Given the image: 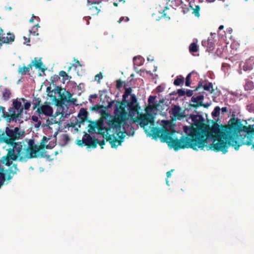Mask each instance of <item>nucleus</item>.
<instances>
[{
	"instance_id": "1",
	"label": "nucleus",
	"mask_w": 254,
	"mask_h": 254,
	"mask_svg": "<svg viewBox=\"0 0 254 254\" xmlns=\"http://www.w3.org/2000/svg\"><path fill=\"white\" fill-rule=\"evenodd\" d=\"M161 125L163 129L149 127L146 133L148 136L156 133L163 142H166L170 148L175 151L181 149L191 148L195 150L203 149L205 147H209L217 152L225 154L228 152L229 146H231L238 150L242 144L241 138L238 136L239 133V127L234 128L220 127L215 124L210 131L206 132L205 136L195 139L184 137L178 139L175 136V126L169 121L162 120Z\"/></svg>"
},
{
	"instance_id": "2",
	"label": "nucleus",
	"mask_w": 254,
	"mask_h": 254,
	"mask_svg": "<svg viewBox=\"0 0 254 254\" xmlns=\"http://www.w3.org/2000/svg\"><path fill=\"white\" fill-rule=\"evenodd\" d=\"M136 102L135 95L131 94V101L127 106L119 102L115 104V119L109 123L106 128V135L112 147L116 148L121 145L126 135H134V130L131 126L132 124L139 123L146 133L149 132L145 126L149 123L151 125H154L153 118L151 116L138 113Z\"/></svg>"
},
{
	"instance_id": "3",
	"label": "nucleus",
	"mask_w": 254,
	"mask_h": 254,
	"mask_svg": "<svg viewBox=\"0 0 254 254\" xmlns=\"http://www.w3.org/2000/svg\"><path fill=\"white\" fill-rule=\"evenodd\" d=\"M24 136V132L20 129L18 127H6L5 128V133H3L0 135V144L5 142L9 146L12 147L16 143H20L23 145H25L30 149L35 150L33 149L30 148L29 146H27L24 143L21 142H14V141L19 139Z\"/></svg>"
},
{
	"instance_id": "4",
	"label": "nucleus",
	"mask_w": 254,
	"mask_h": 254,
	"mask_svg": "<svg viewBox=\"0 0 254 254\" xmlns=\"http://www.w3.org/2000/svg\"><path fill=\"white\" fill-rule=\"evenodd\" d=\"M70 112L69 111L68 107L66 105L62 104L58 105L57 111L54 118L51 120L48 119L46 121L45 126L50 129L52 130L53 126L56 127V124H58V127L64 120L65 118H67L70 115Z\"/></svg>"
},
{
	"instance_id": "5",
	"label": "nucleus",
	"mask_w": 254,
	"mask_h": 254,
	"mask_svg": "<svg viewBox=\"0 0 254 254\" xmlns=\"http://www.w3.org/2000/svg\"><path fill=\"white\" fill-rule=\"evenodd\" d=\"M7 115V121L22 123L25 120L24 118L23 107L21 101L17 99L14 100L12 105L8 109Z\"/></svg>"
},
{
	"instance_id": "6",
	"label": "nucleus",
	"mask_w": 254,
	"mask_h": 254,
	"mask_svg": "<svg viewBox=\"0 0 254 254\" xmlns=\"http://www.w3.org/2000/svg\"><path fill=\"white\" fill-rule=\"evenodd\" d=\"M36 112L40 117L43 116H51L53 114V110L50 103L45 102L38 108Z\"/></svg>"
},
{
	"instance_id": "7",
	"label": "nucleus",
	"mask_w": 254,
	"mask_h": 254,
	"mask_svg": "<svg viewBox=\"0 0 254 254\" xmlns=\"http://www.w3.org/2000/svg\"><path fill=\"white\" fill-rule=\"evenodd\" d=\"M55 129L56 130L54 133V137L53 138H47L44 136L42 140H41V145L43 147H45L47 149H51L53 148L56 144V139L55 137L57 134V128L59 127H55Z\"/></svg>"
},
{
	"instance_id": "8",
	"label": "nucleus",
	"mask_w": 254,
	"mask_h": 254,
	"mask_svg": "<svg viewBox=\"0 0 254 254\" xmlns=\"http://www.w3.org/2000/svg\"><path fill=\"white\" fill-rule=\"evenodd\" d=\"M169 113L174 120H180L184 117V112L179 105H174Z\"/></svg>"
},
{
	"instance_id": "9",
	"label": "nucleus",
	"mask_w": 254,
	"mask_h": 254,
	"mask_svg": "<svg viewBox=\"0 0 254 254\" xmlns=\"http://www.w3.org/2000/svg\"><path fill=\"white\" fill-rule=\"evenodd\" d=\"M3 30L0 28V48L2 46V44H11L14 41L15 36L13 34L11 33H7L6 37H3L2 35Z\"/></svg>"
},
{
	"instance_id": "10",
	"label": "nucleus",
	"mask_w": 254,
	"mask_h": 254,
	"mask_svg": "<svg viewBox=\"0 0 254 254\" xmlns=\"http://www.w3.org/2000/svg\"><path fill=\"white\" fill-rule=\"evenodd\" d=\"M70 141L69 136L66 133H62L58 137V143L62 146H65Z\"/></svg>"
},
{
	"instance_id": "11",
	"label": "nucleus",
	"mask_w": 254,
	"mask_h": 254,
	"mask_svg": "<svg viewBox=\"0 0 254 254\" xmlns=\"http://www.w3.org/2000/svg\"><path fill=\"white\" fill-rule=\"evenodd\" d=\"M239 127V135H238V136L241 138V141L242 142L241 143L242 144H241V145H240L239 146L238 149H239L240 146H242L244 144H247L248 145L252 144V148L254 149V142L252 143L251 140L250 142H244L243 139H244V138H243L242 137V135L241 134V132L242 131L241 127L239 125H238L237 124H235L234 125L231 126V127H225L226 128H233H233L236 127Z\"/></svg>"
},
{
	"instance_id": "12",
	"label": "nucleus",
	"mask_w": 254,
	"mask_h": 254,
	"mask_svg": "<svg viewBox=\"0 0 254 254\" xmlns=\"http://www.w3.org/2000/svg\"><path fill=\"white\" fill-rule=\"evenodd\" d=\"M202 45L203 47H207V51H212L214 48V42L212 38H208L207 41H202Z\"/></svg>"
},
{
	"instance_id": "13",
	"label": "nucleus",
	"mask_w": 254,
	"mask_h": 254,
	"mask_svg": "<svg viewBox=\"0 0 254 254\" xmlns=\"http://www.w3.org/2000/svg\"><path fill=\"white\" fill-rule=\"evenodd\" d=\"M32 63L33 64V66H35L36 69L41 70L43 73L44 72L45 68L41 59L36 58L32 61Z\"/></svg>"
},
{
	"instance_id": "14",
	"label": "nucleus",
	"mask_w": 254,
	"mask_h": 254,
	"mask_svg": "<svg viewBox=\"0 0 254 254\" xmlns=\"http://www.w3.org/2000/svg\"><path fill=\"white\" fill-rule=\"evenodd\" d=\"M254 65V58L251 57L247 60L243 65V69L245 71L251 70Z\"/></svg>"
},
{
	"instance_id": "15",
	"label": "nucleus",
	"mask_w": 254,
	"mask_h": 254,
	"mask_svg": "<svg viewBox=\"0 0 254 254\" xmlns=\"http://www.w3.org/2000/svg\"><path fill=\"white\" fill-rule=\"evenodd\" d=\"M190 9L192 10V13L194 14L195 16L197 17L199 16V10L200 7L199 5H195L194 4V1H190Z\"/></svg>"
},
{
	"instance_id": "16",
	"label": "nucleus",
	"mask_w": 254,
	"mask_h": 254,
	"mask_svg": "<svg viewBox=\"0 0 254 254\" xmlns=\"http://www.w3.org/2000/svg\"><path fill=\"white\" fill-rule=\"evenodd\" d=\"M229 113L233 117H235L240 113L239 107L237 105H229Z\"/></svg>"
},
{
	"instance_id": "17",
	"label": "nucleus",
	"mask_w": 254,
	"mask_h": 254,
	"mask_svg": "<svg viewBox=\"0 0 254 254\" xmlns=\"http://www.w3.org/2000/svg\"><path fill=\"white\" fill-rule=\"evenodd\" d=\"M162 109L161 106L160 104H153V105H149L146 108V112L147 113H155V111H160Z\"/></svg>"
},
{
	"instance_id": "18",
	"label": "nucleus",
	"mask_w": 254,
	"mask_h": 254,
	"mask_svg": "<svg viewBox=\"0 0 254 254\" xmlns=\"http://www.w3.org/2000/svg\"><path fill=\"white\" fill-rule=\"evenodd\" d=\"M183 131L188 136L193 137L195 133V130L192 127L184 126Z\"/></svg>"
},
{
	"instance_id": "19",
	"label": "nucleus",
	"mask_w": 254,
	"mask_h": 254,
	"mask_svg": "<svg viewBox=\"0 0 254 254\" xmlns=\"http://www.w3.org/2000/svg\"><path fill=\"white\" fill-rule=\"evenodd\" d=\"M189 119L191 120L192 123L197 126L201 121L202 117L198 115H191Z\"/></svg>"
},
{
	"instance_id": "20",
	"label": "nucleus",
	"mask_w": 254,
	"mask_h": 254,
	"mask_svg": "<svg viewBox=\"0 0 254 254\" xmlns=\"http://www.w3.org/2000/svg\"><path fill=\"white\" fill-rule=\"evenodd\" d=\"M82 141L83 143L86 145H91L93 143L92 137L90 135L87 133L84 135L82 138Z\"/></svg>"
},
{
	"instance_id": "21",
	"label": "nucleus",
	"mask_w": 254,
	"mask_h": 254,
	"mask_svg": "<svg viewBox=\"0 0 254 254\" xmlns=\"http://www.w3.org/2000/svg\"><path fill=\"white\" fill-rule=\"evenodd\" d=\"M203 99V96L202 95H198L197 96H193L191 99V101L193 103H196V105H194V106H199V103Z\"/></svg>"
},
{
	"instance_id": "22",
	"label": "nucleus",
	"mask_w": 254,
	"mask_h": 254,
	"mask_svg": "<svg viewBox=\"0 0 254 254\" xmlns=\"http://www.w3.org/2000/svg\"><path fill=\"white\" fill-rule=\"evenodd\" d=\"M143 59L141 56L135 57L133 58V64L135 65L140 66L143 64Z\"/></svg>"
},
{
	"instance_id": "23",
	"label": "nucleus",
	"mask_w": 254,
	"mask_h": 254,
	"mask_svg": "<svg viewBox=\"0 0 254 254\" xmlns=\"http://www.w3.org/2000/svg\"><path fill=\"white\" fill-rule=\"evenodd\" d=\"M40 27L38 24L32 27V28L29 30V33L33 36H38L39 33L38 32V28Z\"/></svg>"
},
{
	"instance_id": "24",
	"label": "nucleus",
	"mask_w": 254,
	"mask_h": 254,
	"mask_svg": "<svg viewBox=\"0 0 254 254\" xmlns=\"http://www.w3.org/2000/svg\"><path fill=\"white\" fill-rule=\"evenodd\" d=\"M88 6H89V9L93 15L98 14V13L100 11V9L96 6H94L90 4Z\"/></svg>"
},
{
	"instance_id": "25",
	"label": "nucleus",
	"mask_w": 254,
	"mask_h": 254,
	"mask_svg": "<svg viewBox=\"0 0 254 254\" xmlns=\"http://www.w3.org/2000/svg\"><path fill=\"white\" fill-rule=\"evenodd\" d=\"M41 99L39 98H35L33 101V109H38L39 107H40Z\"/></svg>"
},
{
	"instance_id": "26",
	"label": "nucleus",
	"mask_w": 254,
	"mask_h": 254,
	"mask_svg": "<svg viewBox=\"0 0 254 254\" xmlns=\"http://www.w3.org/2000/svg\"><path fill=\"white\" fill-rule=\"evenodd\" d=\"M19 100H20V101H22L23 103V106H24V108L25 110H28L30 106H31V103L30 102L28 101L27 100L24 99V98H21L20 99H19Z\"/></svg>"
},
{
	"instance_id": "27",
	"label": "nucleus",
	"mask_w": 254,
	"mask_h": 254,
	"mask_svg": "<svg viewBox=\"0 0 254 254\" xmlns=\"http://www.w3.org/2000/svg\"><path fill=\"white\" fill-rule=\"evenodd\" d=\"M189 50L191 53L196 52L198 50L197 44L194 42L191 43L189 47Z\"/></svg>"
},
{
	"instance_id": "28",
	"label": "nucleus",
	"mask_w": 254,
	"mask_h": 254,
	"mask_svg": "<svg viewBox=\"0 0 254 254\" xmlns=\"http://www.w3.org/2000/svg\"><path fill=\"white\" fill-rule=\"evenodd\" d=\"M10 92L8 89H5L2 93V96L4 100H7L9 98L10 95Z\"/></svg>"
},
{
	"instance_id": "29",
	"label": "nucleus",
	"mask_w": 254,
	"mask_h": 254,
	"mask_svg": "<svg viewBox=\"0 0 254 254\" xmlns=\"http://www.w3.org/2000/svg\"><path fill=\"white\" fill-rule=\"evenodd\" d=\"M18 73L21 75H25L28 72L26 67L24 66L23 67L19 66L18 68Z\"/></svg>"
},
{
	"instance_id": "30",
	"label": "nucleus",
	"mask_w": 254,
	"mask_h": 254,
	"mask_svg": "<svg viewBox=\"0 0 254 254\" xmlns=\"http://www.w3.org/2000/svg\"><path fill=\"white\" fill-rule=\"evenodd\" d=\"M203 89L204 90L206 91H208L210 92H211L213 91V85L212 83H208L207 84H205L203 86Z\"/></svg>"
},
{
	"instance_id": "31",
	"label": "nucleus",
	"mask_w": 254,
	"mask_h": 254,
	"mask_svg": "<svg viewBox=\"0 0 254 254\" xmlns=\"http://www.w3.org/2000/svg\"><path fill=\"white\" fill-rule=\"evenodd\" d=\"M132 92V89L131 88H126L125 90V92L123 96V98L124 99H127L129 95H130Z\"/></svg>"
},
{
	"instance_id": "32",
	"label": "nucleus",
	"mask_w": 254,
	"mask_h": 254,
	"mask_svg": "<svg viewBox=\"0 0 254 254\" xmlns=\"http://www.w3.org/2000/svg\"><path fill=\"white\" fill-rule=\"evenodd\" d=\"M220 108L218 106H216L213 111L212 112V116L215 117H218L219 115Z\"/></svg>"
},
{
	"instance_id": "33",
	"label": "nucleus",
	"mask_w": 254,
	"mask_h": 254,
	"mask_svg": "<svg viewBox=\"0 0 254 254\" xmlns=\"http://www.w3.org/2000/svg\"><path fill=\"white\" fill-rule=\"evenodd\" d=\"M184 80V77L181 78H177L174 80V84L176 86H179L181 85V84L183 83Z\"/></svg>"
},
{
	"instance_id": "34",
	"label": "nucleus",
	"mask_w": 254,
	"mask_h": 254,
	"mask_svg": "<svg viewBox=\"0 0 254 254\" xmlns=\"http://www.w3.org/2000/svg\"><path fill=\"white\" fill-rule=\"evenodd\" d=\"M192 72L190 73L186 77V86H190L191 83L190 78H191V74Z\"/></svg>"
},
{
	"instance_id": "35",
	"label": "nucleus",
	"mask_w": 254,
	"mask_h": 254,
	"mask_svg": "<svg viewBox=\"0 0 254 254\" xmlns=\"http://www.w3.org/2000/svg\"><path fill=\"white\" fill-rule=\"evenodd\" d=\"M102 0H88V5H90V4L93 5L95 4H99L101 2Z\"/></svg>"
},
{
	"instance_id": "36",
	"label": "nucleus",
	"mask_w": 254,
	"mask_h": 254,
	"mask_svg": "<svg viewBox=\"0 0 254 254\" xmlns=\"http://www.w3.org/2000/svg\"><path fill=\"white\" fill-rule=\"evenodd\" d=\"M0 113H1V116L6 119L7 120V112L5 111V108L3 107L0 106Z\"/></svg>"
},
{
	"instance_id": "37",
	"label": "nucleus",
	"mask_w": 254,
	"mask_h": 254,
	"mask_svg": "<svg viewBox=\"0 0 254 254\" xmlns=\"http://www.w3.org/2000/svg\"><path fill=\"white\" fill-rule=\"evenodd\" d=\"M165 88V87L164 85H163V84L157 86V87L156 88V92H158V93L162 92L164 90Z\"/></svg>"
},
{
	"instance_id": "38",
	"label": "nucleus",
	"mask_w": 254,
	"mask_h": 254,
	"mask_svg": "<svg viewBox=\"0 0 254 254\" xmlns=\"http://www.w3.org/2000/svg\"><path fill=\"white\" fill-rule=\"evenodd\" d=\"M227 105V107H222L220 109L222 114H224L226 112L229 113V105Z\"/></svg>"
},
{
	"instance_id": "39",
	"label": "nucleus",
	"mask_w": 254,
	"mask_h": 254,
	"mask_svg": "<svg viewBox=\"0 0 254 254\" xmlns=\"http://www.w3.org/2000/svg\"><path fill=\"white\" fill-rule=\"evenodd\" d=\"M129 18L128 17H121L120 19L118 21L119 23H121L122 21L127 22L129 21Z\"/></svg>"
},
{
	"instance_id": "40",
	"label": "nucleus",
	"mask_w": 254,
	"mask_h": 254,
	"mask_svg": "<svg viewBox=\"0 0 254 254\" xmlns=\"http://www.w3.org/2000/svg\"><path fill=\"white\" fill-rule=\"evenodd\" d=\"M103 78V75L101 72H100L99 73L97 74L95 77V80H100Z\"/></svg>"
},
{
	"instance_id": "41",
	"label": "nucleus",
	"mask_w": 254,
	"mask_h": 254,
	"mask_svg": "<svg viewBox=\"0 0 254 254\" xmlns=\"http://www.w3.org/2000/svg\"><path fill=\"white\" fill-rule=\"evenodd\" d=\"M155 96H150L149 97L148 100V102L149 104H153L155 101Z\"/></svg>"
},
{
	"instance_id": "42",
	"label": "nucleus",
	"mask_w": 254,
	"mask_h": 254,
	"mask_svg": "<svg viewBox=\"0 0 254 254\" xmlns=\"http://www.w3.org/2000/svg\"><path fill=\"white\" fill-rule=\"evenodd\" d=\"M178 94L179 96H183L185 95V91L184 89H179L178 90Z\"/></svg>"
},
{
	"instance_id": "43",
	"label": "nucleus",
	"mask_w": 254,
	"mask_h": 254,
	"mask_svg": "<svg viewBox=\"0 0 254 254\" xmlns=\"http://www.w3.org/2000/svg\"><path fill=\"white\" fill-rule=\"evenodd\" d=\"M86 112L83 109H81L80 110V112L78 114V115L79 116H80V115H83V116H85L86 114Z\"/></svg>"
},
{
	"instance_id": "44",
	"label": "nucleus",
	"mask_w": 254,
	"mask_h": 254,
	"mask_svg": "<svg viewBox=\"0 0 254 254\" xmlns=\"http://www.w3.org/2000/svg\"><path fill=\"white\" fill-rule=\"evenodd\" d=\"M33 66V64L31 63L30 64H28L27 66L26 67V68L27 69L28 71L29 72L31 69H32V67Z\"/></svg>"
},
{
	"instance_id": "45",
	"label": "nucleus",
	"mask_w": 254,
	"mask_h": 254,
	"mask_svg": "<svg viewBox=\"0 0 254 254\" xmlns=\"http://www.w3.org/2000/svg\"><path fill=\"white\" fill-rule=\"evenodd\" d=\"M97 97V95L96 94H93V95H91L90 96V98L89 99V101L91 102H92V100H91V98H96Z\"/></svg>"
},
{
	"instance_id": "46",
	"label": "nucleus",
	"mask_w": 254,
	"mask_h": 254,
	"mask_svg": "<svg viewBox=\"0 0 254 254\" xmlns=\"http://www.w3.org/2000/svg\"><path fill=\"white\" fill-rule=\"evenodd\" d=\"M169 1H175L178 5L182 3V0H169Z\"/></svg>"
},
{
	"instance_id": "47",
	"label": "nucleus",
	"mask_w": 254,
	"mask_h": 254,
	"mask_svg": "<svg viewBox=\"0 0 254 254\" xmlns=\"http://www.w3.org/2000/svg\"><path fill=\"white\" fill-rule=\"evenodd\" d=\"M187 95L189 97L191 96L192 95V91L191 90H189L187 92Z\"/></svg>"
},
{
	"instance_id": "48",
	"label": "nucleus",
	"mask_w": 254,
	"mask_h": 254,
	"mask_svg": "<svg viewBox=\"0 0 254 254\" xmlns=\"http://www.w3.org/2000/svg\"><path fill=\"white\" fill-rule=\"evenodd\" d=\"M114 103V101H111V102H109L108 105V106H107V107H108V108H112V106H113V105Z\"/></svg>"
},
{
	"instance_id": "49",
	"label": "nucleus",
	"mask_w": 254,
	"mask_h": 254,
	"mask_svg": "<svg viewBox=\"0 0 254 254\" xmlns=\"http://www.w3.org/2000/svg\"><path fill=\"white\" fill-rule=\"evenodd\" d=\"M75 67H77L78 66H81V64L78 61H77L75 63L73 64Z\"/></svg>"
},
{
	"instance_id": "50",
	"label": "nucleus",
	"mask_w": 254,
	"mask_h": 254,
	"mask_svg": "<svg viewBox=\"0 0 254 254\" xmlns=\"http://www.w3.org/2000/svg\"><path fill=\"white\" fill-rule=\"evenodd\" d=\"M32 119L33 121H34L35 122H38V118L36 116H32Z\"/></svg>"
},
{
	"instance_id": "51",
	"label": "nucleus",
	"mask_w": 254,
	"mask_h": 254,
	"mask_svg": "<svg viewBox=\"0 0 254 254\" xmlns=\"http://www.w3.org/2000/svg\"><path fill=\"white\" fill-rule=\"evenodd\" d=\"M172 172H173V170H171V171H168L166 175H167V177L168 178L171 177Z\"/></svg>"
},
{
	"instance_id": "52",
	"label": "nucleus",
	"mask_w": 254,
	"mask_h": 254,
	"mask_svg": "<svg viewBox=\"0 0 254 254\" xmlns=\"http://www.w3.org/2000/svg\"><path fill=\"white\" fill-rule=\"evenodd\" d=\"M122 86V83L120 82V81L118 80L117 81V87L118 88H120Z\"/></svg>"
},
{
	"instance_id": "53",
	"label": "nucleus",
	"mask_w": 254,
	"mask_h": 254,
	"mask_svg": "<svg viewBox=\"0 0 254 254\" xmlns=\"http://www.w3.org/2000/svg\"><path fill=\"white\" fill-rule=\"evenodd\" d=\"M199 105L201 106H203L204 107H206L207 108V107H209L210 106V104L207 103L206 104H202L201 103H200Z\"/></svg>"
},
{
	"instance_id": "54",
	"label": "nucleus",
	"mask_w": 254,
	"mask_h": 254,
	"mask_svg": "<svg viewBox=\"0 0 254 254\" xmlns=\"http://www.w3.org/2000/svg\"><path fill=\"white\" fill-rule=\"evenodd\" d=\"M70 102H71L72 104H73L74 105H78V104H77V103H76V99H71V100L70 101Z\"/></svg>"
},
{
	"instance_id": "55",
	"label": "nucleus",
	"mask_w": 254,
	"mask_h": 254,
	"mask_svg": "<svg viewBox=\"0 0 254 254\" xmlns=\"http://www.w3.org/2000/svg\"><path fill=\"white\" fill-rule=\"evenodd\" d=\"M24 40H25V43H29L30 42V39L29 38H26V37H23Z\"/></svg>"
},
{
	"instance_id": "56",
	"label": "nucleus",
	"mask_w": 254,
	"mask_h": 254,
	"mask_svg": "<svg viewBox=\"0 0 254 254\" xmlns=\"http://www.w3.org/2000/svg\"><path fill=\"white\" fill-rule=\"evenodd\" d=\"M60 74L62 76H64L65 75H66V72L65 71H62L60 72Z\"/></svg>"
},
{
	"instance_id": "57",
	"label": "nucleus",
	"mask_w": 254,
	"mask_h": 254,
	"mask_svg": "<svg viewBox=\"0 0 254 254\" xmlns=\"http://www.w3.org/2000/svg\"><path fill=\"white\" fill-rule=\"evenodd\" d=\"M36 18V17L34 16V15H32V17L31 19H30L29 22L32 23L34 21V19Z\"/></svg>"
},
{
	"instance_id": "58",
	"label": "nucleus",
	"mask_w": 254,
	"mask_h": 254,
	"mask_svg": "<svg viewBox=\"0 0 254 254\" xmlns=\"http://www.w3.org/2000/svg\"><path fill=\"white\" fill-rule=\"evenodd\" d=\"M224 28V26L223 25H220L219 28H218V30H222Z\"/></svg>"
},
{
	"instance_id": "59",
	"label": "nucleus",
	"mask_w": 254,
	"mask_h": 254,
	"mask_svg": "<svg viewBox=\"0 0 254 254\" xmlns=\"http://www.w3.org/2000/svg\"><path fill=\"white\" fill-rule=\"evenodd\" d=\"M166 184H167V186H169L170 185L169 184V181H168V179H166Z\"/></svg>"
},
{
	"instance_id": "60",
	"label": "nucleus",
	"mask_w": 254,
	"mask_h": 254,
	"mask_svg": "<svg viewBox=\"0 0 254 254\" xmlns=\"http://www.w3.org/2000/svg\"><path fill=\"white\" fill-rule=\"evenodd\" d=\"M215 0H206L207 1L209 2H213Z\"/></svg>"
},
{
	"instance_id": "61",
	"label": "nucleus",
	"mask_w": 254,
	"mask_h": 254,
	"mask_svg": "<svg viewBox=\"0 0 254 254\" xmlns=\"http://www.w3.org/2000/svg\"><path fill=\"white\" fill-rule=\"evenodd\" d=\"M147 60L148 61H152L153 60L152 59H151V58H150L149 57H148L147 58Z\"/></svg>"
},
{
	"instance_id": "62",
	"label": "nucleus",
	"mask_w": 254,
	"mask_h": 254,
	"mask_svg": "<svg viewBox=\"0 0 254 254\" xmlns=\"http://www.w3.org/2000/svg\"><path fill=\"white\" fill-rule=\"evenodd\" d=\"M114 5L115 6H118V4L117 2H114Z\"/></svg>"
},
{
	"instance_id": "63",
	"label": "nucleus",
	"mask_w": 254,
	"mask_h": 254,
	"mask_svg": "<svg viewBox=\"0 0 254 254\" xmlns=\"http://www.w3.org/2000/svg\"><path fill=\"white\" fill-rule=\"evenodd\" d=\"M228 31H229V32L230 33H231L232 31V29H230L228 30Z\"/></svg>"
},
{
	"instance_id": "64",
	"label": "nucleus",
	"mask_w": 254,
	"mask_h": 254,
	"mask_svg": "<svg viewBox=\"0 0 254 254\" xmlns=\"http://www.w3.org/2000/svg\"><path fill=\"white\" fill-rule=\"evenodd\" d=\"M89 19H88L87 20V24H89Z\"/></svg>"
}]
</instances>
